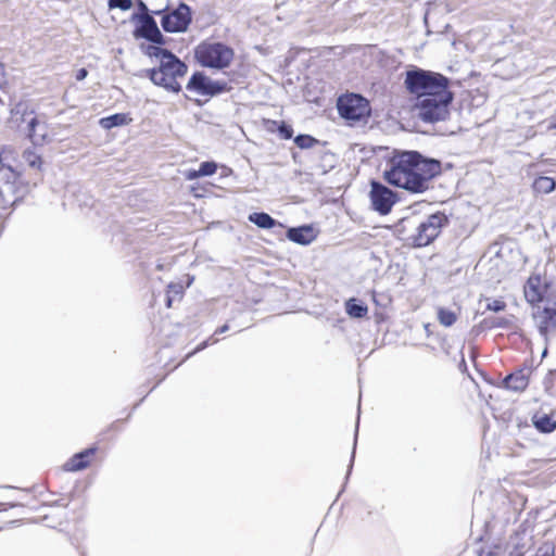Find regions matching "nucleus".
<instances>
[{
	"label": "nucleus",
	"instance_id": "f3484780",
	"mask_svg": "<svg viewBox=\"0 0 556 556\" xmlns=\"http://www.w3.org/2000/svg\"><path fill=\"white\" fill-rule=\"evenodd\" d=\"M94 448H88L81 453L74 455L65 465L67 471H78L88 466V458L93 455Z\"/></svg>",
	"mask_w": 556,
	"mask_h": 556
},
{
	"label": "nucleus",
	"instance_id": "9b49d317",
	"mask_svg": "<svg viewBox=\"0 0 556 556\" xmlns=\"http://www.w3.org/2000/svg\"><path fill=\"white\" fill-rule=\"evenodd\" d=\"M186 89L197 96H214L224 90V85L211 80L202 73H194L189 79Z\"/></svg>",
	"mask_w": 556,
	"mask_h": 556
},
{
	"label": "nucleus",
	"instance_id": "f704fd0d",
	"mask_svg": "<svg viewBox=\"0 0 556 556\" xmlns=\"http://www.w3.org/2000/svg\"><path fill=\"white\" fill-rule=\"evenodd\" d=\"M139 10L141 11V14H148V8L143 1L138 2Z\"/></svg>",
	"mask_w": 556,
	"mask_h": 556
},
{
	"label": "nucleus",
	"instance_id": "72a5a7b5",
	"mask_svg": "<svg viewBox=\"0 0 556 556\" xmlns=\"http://www.w3.org/2000/svg\"><path fill=\"white\" fill-rule=\"evenodd\" d=\"M5 83L4 66L0 63V87Z\"/></svg>",
	"mask_w": 556,
	"mask_h": 556
},
{
	"label": "nucleus",
	"instance_id": "a19ab883",
	"mask_svg": "<svg viewBox=\"0 0 556 556\" xmlns=\"http://www.w3.org/2000/svg\"><path fill=\"white\" fill-rule=\"evenodd\" d=\"M493 325H494V326H502V323H501V321H498V323L493 324Z\"/></svg>",
	"mask_w": 556,
	"mask_h": 556
},
{
	"label": "nucleus",
	"instance_id": "412c9836",
	"mask_svg": "<svg viewBox=\"0 0 556 556\" xmlns=\"http://www.w3.org/2000/svg\"><path fill=\"white\" fill-rule=\"evenodd\" d=\"M504 382L507 389L514 391H521L526 389L528 384L527 378L522 374L510 375Z\"/></svg>",
	"mask_w": 556,
	"mask_h": 556
},
{
	"label": "nucleus",
	"instance_id": "dca6fc26",
	"mask_svg": "<svg viewBox=\"0 0 556 556\" xmlns=\"http://www.w3.org/2000/svg\"><path fill=\"white\" fill-rule=\"evenodd\" d=\"M28 137L34 144H43L47 140V126L31 117L28 121Z\"/></svg>",
	"mask_w": 556,
	"mask_h": 556
},
{
	"label": "nucleus",
	"instance_id": "58836bf2",
	"mask_svg": "<svg viewBox=\"0 0 556 556\" xmlns=\"http://www.w3.org/2000/svg\"><path fill=\"white\" fill-rule=\"evenodd\" d=\"M194 280L193 276H188L187 287H190Z\"/></svg>",
	"mask_w": 556,
	"mask_h": 556
},
{
	"label": "nucleus",
	"instance_id": "c756f323",
	"mask_svg": "<svg viewBox=\"0 0 556 556\" xmlns=\"http://www.w3.org/2000/svg\"><path fill=\"white\" fill-rule=\"evenodd\" d=\"M505 303L501 300H493L488 303L486 308L493 312H501L505 308Z\"/></svg>",
	"mask_w": 556,
	"mask_h": 556
},
{
	"label": "nucleus",
	"instance_id": "b1692460",
	"mask_svg": "<svg viewBox=\"0 0 556 556\" xmlns=\"http://www.w3.org/2000/svg\"><path fill=\"white\" fill-rule=\"evenodd\" d=\"M184 287L181 283L172 282L167 287V295H166V305L167 307L172 306V303L175 299H181L184 294Z\"/></svg>",
	"mask_w": 556,
	"mask_h": 556
},
{
	"label": "nucleus",
	"instance_id": "e433bc0d",
	"mask_svg": "<svg viewBox=\"0 0 556 556\" xmlns=\"http://www.w3.org/2000/svg\"><path fill=\"white\" fill-rule=\"evenodd\" d=\"M229 329L228 325H224L220 328L217 329V333H224Z\"/></svg>",
	"mask_w": 556,
	"mask_h": 556
},
{
	"label": "nucleus",
	"instance_id": "473e14b6",
	"mask_svg": "<svg viewBox=\"0 0 556 556\" xmlns=\"http://www.w3.org/2000/svg\"><path fill=\"white\" fill-rule=\"evenodd\" d=\"M280 132L283 135L285 138H290L292 136V130L287 126L280 127Z\"/></svg>",
	"mask_w": 556,
	"mask_h": 556
},
{
	"label": "nucleus",
	"instance_id": "a211bd4d",
	"mask_svg": "<svg viewBox=\"0 0 556 556\" xmlns=\"http://www.w3.org/2000/svg\"><path fill=\"white\" fill-rule=\"evenodd\" d=\"M132 118L126 113H117L108 117H102L99 124L104 129H111L117 126L128 125Z\"/></svg>",
	"mask_w": 556,
	"mask_h": 556
},
{
	"label": "nucleus",
	"instance_id": "6e6552de",
	"mask_svg": "<svg viewBox=\"0 0 556 556\" xmlns=\"http://www.w3.org/2000/svg\"><path fill=\"white\" fill-rule=\"evenodd\" d=\"M191 23V11L186 3H180L175 10L163 15L162 27L167 33L186 31Z\"/></svg>",
	"mask_w": 556,
	"mask_h": 556
},
{
	"label": "nucleus",
	"instance_id": "cd10ccee",
	"mask_svg": "<svg viewBox=\"0 0 556 556\" xmlns=\"http://www.w3.org/2000/svg\"><path fill=\"white\" fill-rule=\"evenodd\" d=\"M216 169H217L216 163L203 162L200 165L199 174H201V176H211V175L215 174Z\"/></svg>",
	"mask_w": 556,
	"mask_h": 556
},
{
	"label": "nucleus",
	"instance_id": "f03ea898",
	"mask_svg": "<svg viewBox=\"0 0 556 556\" xmlns=\"http://www.w3.org/2000/svg\"><path fill=\"white\" fill-rule=\"evenodd\" d=\"M150 54L160 60V66L150 72V79L153 84L166 90L179 92L181 89L179 79L187 74V65L172 52L162 48L152 47Z\"/></svg>",
	"mask_w": 556,
	"mask_h": 556
},
{
	"label": "nucleus",
	"instance_id": "20e7f679",
	"mask_svg": "<svg viewBox=\"0 0 556 556\" xmlns=\"http://www.w3.org/2000/svg\"><path fill=\"white\" fill-rule=\"evenodd\" d=\"M235 56L233 50L218 41L205 40L194 49L195 60L204 67L223 70L228 67Z\"/></svg>",
	"mask_w": 556,
	"mask_h": 556
},
{
	"label": "nucleus",
	"instance_id": "7c9ffc66",
	"mask_svg": "<svg viewBox=\"0 0 556 556\" xmlns=\"http://www.w3.org/2000/svg\"><path fill=\"white\" fill-rule=\"evenodd\" d=\"M185 177L186 179L188 180H193V179H197L199 177H202L201 174H199V169L195 170V169H189L185 173Z\"/></svg>",
	"mask_w": 556,
	"mask_h": 556
},
{
	"label": "nucleus",
	"instance_id": "9d476101",
	"mask_svg": "<svg viewBox=\"0 0 556 556\" xmlns=\"http://www.w3.org/2000/svg\"><path fill=\"white\" fill-rule=\"evenodd\" d=\"M132 20L139 22V27L135 30L134 35L136 38H144L153 43L163 45L164 37L160 31L156 22L149 14H136Z\"/></svg>",
	"mask_w": 556,
	"mask_h": 556
},
{
	"label": "nucleus",
	"instance_id": "a878e982",
	"mask_svg": "<svg viewBox=\"0 0 556 556\" xmlns=\"http://www.w3.org/2000/svg\"><path fill=\"white\" fill-rule=\"evenodd\" d=\"M23 159L27 162V164L33 167L40 169L42 165V161L40 155H38L35 151L27 149L23 153Z\"/></svg>",
	"mask_w": 556,
	"mask_h": 556
},
{
	"label": "nucleus",
	"instance_id": "6ab92c4d",
	"mask_svg": "<svg viewBox=\"0 0 556 556\" xmlns=\"http://www.w3.org/2000/svg\"><path fill=\"white\" fill-rule=\"evenodd\" d=\"M556 182L552 177L540 176L538 177L532 185L533 191L535 193L548 194L555 190Z\"/></svg>",
	"mask_w": 556,
	"mask_h": 556
},
{
	"label": "nucleus",
	"instance_id": "ddd939ff",
	"mask_svg": "<svg viewBox=\"0 0 556 556\" xmlns=\"http://www.w3.org/2000/svg\"><path fill=\"white\" fill-rule=\"evenodd\" d=\"M547 291V283L545 279L542 278L540 275L530 276L525 286L526 300L531 304H535L543 301Z\"/></svg>",
	"mask_w": 556,
	"mask_h": 556
},
{
	"label": "nucleus",
	"instance_id": "f257e3e1",
	"mask_svg": "<svg viewBox=\"0 0 556 556\" xmlns=\"http://www.w3.org/2000/svg\"><path fill=\"white\" fill-rule=\"evenodd\" d=\"M440 172L439 161L424 159L419 153L409 151L392 157L383 177L390 185L413 193H422Z\"/></svg>",
	"mask_w": 556,
	"mask_h": 556
},
{
	"label": "nucleus",
	"instance_id": "bb28decb",
	"mask_svg": "<svg viewBox=\"0 0 556 556\" xmlns=\"http://www.w3.org/2000/svg\"><path fill=\"white\" fill-rule=\"evenodd\" d=\"M109 8L112 9H121L123 11L130 10L132 7L131 0H109Z\"/></svg>",
	"mask_w": 556,
	"mask_h": 556
},
{
	"label": "nucleus",
	"instance_id": "7ed1b4c3",
	"mask_svg": "<svg viewBox=\"0 0 556 556\" xmlns=\"http://www.w3.org/2000/svg\"><path fill=\"white\" fill-rule=\"evenodd\" d=\"M405 85L408 91L420 100L439 97V93H448V80L439 73L424 70L409 71L406 74Z\"/></svg>",
	"mask_w": 556,
	"mask_h": 556
},
{
	"label": "nucleus",
	"instance_id": "f8f14e48",
	"mask_svg": "<svg viewBox=\"0 0 556 556\" xmlns=\"http://www.w3.org/2000/svg\"><path fill=\"white\" fill-rule=\"evenodd\" d=\"M533 318L540 334L547 339L549 330L556 328V302L543 309L539 308L533 313Z\"/></svg>",
	"mask_w": 556,
	"mask_h": 556
},
{
	"label": "nucleus",
	"instance_id": "c85d7f7f",
	"mask_svg": "<svg viewBox=\"0 0 556 556\" xmlns=\"http://www.w3.org/2000/svg\"><path fill=\"white\" fill-rule=\"evenodd\" d=\"M314 139L311 136H299L295 138V143L300 148H309L312 147Z\"/></svg>",
	"mask_w": 556,
	"mask_h": 556
},
{
	"label": "nucleus",
	"instance_id": "393cba45",
	"mask_svg": "<svg viewBox=\"0 0 556 556\" xmlns=\"http://www.w3.org/2000/svg\"><path fill=\"white\" fill-rule=\"evenodd\" d=\"M438 318L441 325L450 327L456 321V314L450 309L439 308Z\"/></svg>",
	"mask_w": 556,
	"mask_h": 556
},
{
	"label": "nucleus",
	"instance_id": "2eb2a0df",
	"mask_svg": "<svg viewBox=\"0 0 556 556\" xmlns=\"http://www.w3.org/2000/svg\"><path fill=\"white\" fill-rule=\"evenodd\" d=\"M289 240L299 244H309L316 238V232L311 226H302L298 228H290L287 232Z\"/></svg>",
	"mask_w": 556,
	"mask_h": 556
},
{
	"label": "nucleus",
	"instance_id": "4be33fe9",
	"mask_svg": "<svg viewBox=\"0 0 556 556\" xmlns=\"http://www.w3.org/2000/svg\"><path fill=\"white\" fill-rule=\"evenodd\" d=\"M533 424L542 432H552L556 428V422L547 415L534 416Z\"/></svg>",
	"mask_w": 556,
	"mask_h": 556
},
{
	"label": "nucleus",
	"instance_id": "4468645a",
	"mask_svg": "<svg viewBox=\"0 0 556 556\" xmlns=\"http://www.w3.org/2000/svg\"><path fill=\"white\" fill-rule=\"evenodd\" d=\"M0 166L9 169L15 177L21 176L22 167L17 161V153L12 147H3L0 151Z\"/></svg>",
	"mask_w": 556,
	"mask_h": 556
},
{
	"label": "nucleus",
	"instance_id": "5701e85b",
	"mask_svg": "<svg viewBox=\"0 0 556 556\" xmlns=\"http://www.w3.org/2000/svg\"><path fill=\"white\" fill-rule=\"evenodd\" d=\"M368 312V308L364 304H359L356 300L351 299L346 302V313L354 318L364 317Z\"/></svg>",
	"mask_w": 556,
	"mask_h": 556
},
{
	"label": "nucleus",
	"instance_id": "1a4fd4ad",
	"mask_svg": "<svg viewBox=\"0 0 556 556\" xmlns=\"http://www.w3.org/2000/svg\"><path fill=\"white\" fill-rule=\"evenodd\" d=\"M369 197L372 208L379 212L381 215L389 214L397 201L396 193H394L388 187L376 181L371 182Z\"/></svg>",
	"mask_w": 556,
	"mask_h": 556
},
{
	"label": "nucleus",
	"instance_id": "423d86ee",
	"mask_svg": "<svg viewBox=\"0 0 556 556\" xmlns=\"http://www.w3.org/2000/svg\"><path fill=\"white\" fill-rule=\"evenodd\" d=\"M340 115L352 122L363 121L369 116V102L359 94L350 93L338 99Z\"/></svg>",
	"mask_w": 556,
	"mask_h": 556
},
{
	"label": "nucleus",
	"instance_id": "0eeeda50",
	"mask_svg": "<svg viewBox=\"0 0 556 556\" xmlns=\"http://www.w3.org/2000/svg\"><path fill=\"white\" fill-rule=\"evenodd\" d=\"M446 222L447 218L442 213L430 215L416 228V232L412 236L413 244L415 247H426L431 243L439 236Z\"/></svg>",
	"mask_w": 556,
	"mask_h": 556
},
{
	"label": "nucleus",
	"instance_id": "aec40b11",
	"mask_svg": "<svg viewBox=\"0 0 556 556\" xmlns=\"http://www.w3.org/2000/svg\"><path fill=\"white\" fill-rule=\"evenodd\" d=\"M249 220L263 229L273 228L277 222L266 213H252L249 215Z\"/></svg>",
	"mask_w": 556,
	"mask_h": 556
},
{
	"label": "nucleus",
	"instance_id": "c9c22d12",
	"mask_svg": "<svg viewBox=\"0 0 556 556\" xmlns=\"http://www.w3.org/2000/svg\"><path fill=\"white\" fill-rule=\"evenodd\" d=\"M494 555L495 554L492 551H490V549H488V551L483 549L480 553V556H494Z\"/></svg>",
	"mask_w": 556,
	"mask_h": 556
},
{
	"label": "nucleus",
	"instance_id": "79ce46f5",
	"mask_svg": "<svg viewBox=\"0 0 556 556\" xmlns=\"http://www.w3.org/2000/svg\"><path fill=\"white\" fill-rule=\"evenodd\" d=\"M511 556H522V554H520V553H519V554H517V555H511Z\"/></svg>",
	"mask_w": 556,
	"mask_h": 556
},
{
	"label": "nucleus",
	"instance_id": "2f4dec72",
	"mask_svg": "<svg viewBox=\"0 0 556 556\" xmlns=\"http://www.w3.org/2000/svg\"><path fill=\"white\" fill-rule=\"evenodd\" d=\"M87 75H88L87 70L86 68H80L76 73V79L77 80H83V79H85L87 77Z\"/></svg>",
	"mask_w": 556,
	"mask_h": 556
},
{
	"label": "nucleus",
	"instance_id": "39448f33",
	"mask_svg": "<svg viewBox=\"0 0 556 556\" xmlns=\"http://www.w3.org/2000/svg\"><path fill=\"white\" fill-rule=\"evenodd\" d=\"M453 99L451 92L439 93V97L425 98L418 103V116L429 123L443 121L448 115V105Z\"/></svg>",
	"mask_w": 556,
	"mask_h": 556
},
{
	"label": "nucleus",
	"instance_id": "4c0bfd02",
	"mask_svg": "<svg viewBox=\"0 0 556 556\" xmlns=\"http://www.w3.org/2000/svg\"><path fill=\"white\" fill-rule=\"evenodd\" d=\"M206 345H207V342H203V343H201V344L197 348V350H195L194 352H198V351L203 350Z\"/></svg>",
	"mask_w": 556,
	"mask_h": 556
},
{
	"label": "nucleus",
	"instance_id": "ea45409f",
	"mask_svg": "<svg viewBox=\"0 0 556 556\" xmlns=\"http://www.w3.org/2000/svg\"><path fill=\"white\" fill-rule=\"evenodd\" d=\"M539 556H552V555H549L548 553H544V554L539 555Z\"/></svg>",
	"mask_w": 556,
	"mask_h": 556
}]
</instances>
